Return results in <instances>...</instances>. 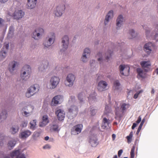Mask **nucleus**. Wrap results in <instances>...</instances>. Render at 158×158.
<instances>
[{"mask_svg": "<svg viewBox=\"0 0 158 158\" xmlns=\"http://www.w3.org/2000/svg\"><path fill=\"white\" fill-rule=\"evenodd\" d=\"M31 73V68L28 65H24L20 73V77L23 81H26L30 77Z\"/></svg>", "mask_w": 158, "mask_h": 158, "instance_id": "obj_1", "label": "nucleus"}, {"mask_svg": "<svg viewBox=\"0 0 158 158\" xmlns=\"http://www.w3.org/2000/svg\"><path fill=\"white\" fill-rule=\"evenodd\" d=\"M56 39L55 34L51 32L45 38L43 42V45L45 47L48 48L51 46L54 42Z\"/></svg>", "mask_w": 158, "mask_h": 158, "instance_id": "obj_2", "label": "nucleus"}, {"mask_svg": "<svg viewBox=\"0 0 158 158\" xmlns=\"http://www.w3.org/2000/svg\"><path fill=\"white\" fill-rule=\"evenodd\" d=\"M39 89V85L37 84L31 85L27 89L26 93V96L28 98L31 97L37 93Z\"/></svg>", "mask_w": 158, "mask_h": 158, "instance_id": "obj_3", "label": "nucleus"}, {"mask_svg": "<svg viewBox=\"0 0 158 158\" xmlns=\"http://www.w3.org/2000/svg\"><path fill=\"white\" fill-rule=\"evenodd\" d=\"M60 82V79L59 77L56 76H52L49 81V84L48 88L52 89L56 88L59 84Z\"/></svg>", "mask_w": 158, "mask_h": 158, "instance_id": "obj_4", "label": "nucleus"}, {"mask_svg": "<svg viewBox=\"0 0 158 158\" xmlns=\"http://www.w3.org/2000/svg\"><path fill=\"white\" fill-rule=\"evenodd\" d=\"M145 31L146 35L148 38L153 37L155 39L158 38V24L156 25L155 29L152 32L149 28L145 29Z\"/></svg>", "mask_w": 158, "mask_h": 158, "instance_id": "obj_5", "label": "nucleus"}, {"mask_svg": "<svg viewBox=\"0 0 158 158\" xmlns=\"http://www.w3.org/2000/svg\"><path fill=\"white\" fill-rule=\"evenodd\" d=\"M44 32V30L42 28H36L32 33V37L35 40H39L41 38Z\"/></svg>", "mask_w": 158, "mask_h": 158, "instance_id": "obj_6", "label": "nucleus"}, {"mask_svg": "<svg viewBox=\"0 0 158 158\" xmlns=\"http://www.w3.org/2000/svg\"><path fill=\"white\" fill-rule=\"evenodd\" d=\"M69 36L64 35L61 39V44L62 47L61 51H65L68 48L69 44Z\"/></svg>", "mask_w": 158, "mask_h": 158, "instance_id": "obj_7", "label": "nucleus"}, {"mask_svg": "<svg viewBox=\"0 0 158 158\" xmlns=\"http://www.w3.org/2000/svg\"><path fill=\"white\" fill-rule=\"evenodd\" d=\"M75 79V77L74 75L71 73L69 74L64 81L65 85L69 87H72L74 84Z\"/></svg>", "mask_w": 158, "mask_h": 158, "instance_id": "obj_8", "label": "nucleus"}, {"mask_svg": "<svg viewBox=\"0 0 158 158\" xmlns=\"http://www.w3.org/2000/svg\"><path fill=\"white\" fill-rule=\"evenodd\" d=\"M19 63L15 61H12L9 63L8 69L11 73L14 74L18 69Z\"/></svg>", "mask_w": 158, "mask_h": 158, "instance_id": "obj_9", "label": "nucleus"}, {"mask_svg": "<svg viewBox=\"0 0 158 158\" xmlns=\"http://www.w3.org/2000/svg\"><path fill=\"white\" fill-rule=\"evenodd\" d=\"M125 21V17L122 15H119L116 20V29L117 30L121 29Z\"/></svg>", "mask_w": 158, "mask_h": 158, "instance_id": "obj_10", "label": "nucleus"}, {"mask_svg": "<svg viewBox=\"0 0 158 158\" xmlns=\"http://www.w3.org/2000/svg\"><path fill=\"white\" fill-rule=\"evenodd\" d=\"M65 9V6L64 5L58 6L54 9V14L56 16L60 17L62 15Z\"/></svg>", "mask_w": 158, "mask_h": 158, "instance_id": "obj_11", "label": "nucleus"}, {"mask_svg": "<svg viewBox=\"0 0 158 158\" xmlns=\"http://www.w3.org/2000/svg\"><path fill=\"white\" fill-rule=\"evenodd\" d=\"M91 51L89 48H85L82 53L81 60L83 63L87 62L90 54Z\"/></svg>", "mask_w": 158, "mask_h": 158, "instance_id": "obj_12", "label": "nucleus"}, {"mask_svg": "<svg viewBox=\"0 0 158 158\" xmlns=\"http://www.w3.org/2000/svg\"><path fill=\"white\" fill-rule=\"evenodd\" d=\"M9 43H5L0 53V61L4 60L6 57L9 48Z\"/></svg>", "mask_w": 158, "mask_h": 158, "instance_id": "obj_13", "label": "nucleus"}, {"mask_svg": "<svg viewBox=\"0 0 158 158\" xmlns=\"http://www.w3.org/2000/svg\"><path fill=\"white\" fill-rule=\"evenodd\" d=\"M63 101V96L62 95L55 96L52 99L51 104L53 106H56L61 103Z\"/></svg>", "mask_w": 158, "mask_h": 158, "instance_id": "obj_14", "label": "nucleus"}, {"mask_svg": "<svg viewBox=\"0 0 158 158\" xmlns=\"http://www.w3.org/2000/svg\"><path fill=\"white\" fill-rule=\"evenodd\" d=\"M78 109L75 106H71L69 109L68 113V116L70 118L71 117H73L76 116L77 114Z\"/></svg>", "mask_w": 158, "mask_h": 158, "instance_id": "obj_15", "label": "nucleus"}, {"mask_svg": "<svg viewBox=\"0 0 158 158\" xmlns=\"http://www.w3.org/2000/svg\"><path fill=\"white\" fill-rule=\"evenodd\" d=\"M83 128V125L79 124L73 126L71 129V133L73 135H76L81 132Z\"/></svg>", "mask_w": 158, "mask_h": 158, "instance_id": "obj_16", "label": "nucleus"}, {"mask_svg": "<svg viewBox=\"0 0 158 158\" xmlns=\"http://www.w3.org/2000/svg\"><path fill=\"white\" fill-rule=\"evenodd\" d=\"M121 74L122 75L128 76L129 72L130 67L128 65H121L119 66Z\"/></svg>", "mask_w": 158, "mask_h": 158, "instance_id": "obj_17", "label": "nucleus"}, {"mask_svg": "<svg viewBox=\"0 0 158 158\" xmlns=\"http://www.w3.org/2000/svg\"><path fill=\"white\" fill-rule=\"evenodd\" d=\"M113 11L112 10H110L105 16L104 23V25L106 26L108 25L110 20L113 19Z\"/></svg>", "mask_w": 158, "mask_h": 158, "instance_id": "obj_18", "label": "nucleus"}, {"mask_svg": "<svg viewBox=\"0 0 158 158\" xmlns=\"http://www.w3.org/2000/svg\"><path fill=\"white\" fill-rule=\"evenodd\" d=\"M88 141L90 144L93 147H95L98 144L97 138L95 135L90 136L89 138Z\"/></svg>", "mask_w": 158, "mask_h": 158, "instance_id": "obj_19", "label": "nucleus"}, {"mask_svg": "<svg viewBox=\"0 0 158 158\" xmlns=\"http://www.w3.org/2000/svg\"><path fill=\"white\" fill-rule=\"evenodd\" d=\"M55 113L59 120L62 121L64 120L65 117V113L63 110L57 109Z\"/></svg>", "mask_w": 158, "mask_h": 158, "instance_id": "obj_20", "label": "nucleus"}, {"mask_svg": "<svg viewBox=\"0 0 158 158\" xmlns=\"http://www.w3.org/2000/svg\"><path fill=\"white\" fill-rule=\"evenodd\" d=\"M24 15V12L21 10H15L13 16L14 19H19L22 18Z\"/></svg>", "mask_w": 158, "mask_h": 158, "instance_id": "obj_21", "label": "nucleus"}, {"mask_svg": "<svg viewBox=\"0 0 158 158\" xmlns=\"http://www.w3.org/2000/svg\"><path fill=\"white\" fill-rule=\"evenodd\" d=\"M153 44L151 42H148L144 46L143 49L144 51L148 54H150L152 51V48Z\"/></svg>", "mask_w": 158, "mask_h": 158, "instance_id": "obj_22", "label": "nucleus"}, {"mask_svg": "<svg viewBox=\"0 0 158 158\" xmlns=\"http://www.w3.org/2000/svg\"><path fill=\"white\" fill-rule=\"evenodd\" d=\"M31 132L28 130L22 131L19 135V137L23 139H25L28 137L31 134Z\"/></svg>", "mask_w": 158, "mask_h": 158, "instance_id": "obj_23", "label": "nucleus"}, {"mask_svg": "<svg viewBox=\"0 0 158 158\" xmlns=\"http://www.w3.org/2000/svg\"><path fill=\"white\" fill-rule=\"evenodd\" d=\"M48 65V62L47 61L43 62L39 65L38 70L39 72L44 73L46 70L47 69Z\"/></svg>", "mask_w": 158, "mask_h": 158, "instance_id": "obj_24", "label": "nucleus"}, {"mask_svg": "<svg viewBox=\"0 0 158 158\" xmlns=\"http://www.w3.org/2000/svg\"><path fill=\"white\" fill-rule=\"evenodd\" d=\"M107 85V84L106 81H101L98 83L97 88L100 91H102L106 89Z\"/></svg>", "mask_w": 158, "mask_h": 158, "instance_id": "obj_25", "label": "nucleus"}, {"mask_svg": "<svg viewBox=\"0 0 158 158\" xmlns=\"http://www.w3.org/2000/svg\"><path fill=\"white\" fill-rule=\"evenodd\" d=\"M49 123L48 117L47 115H44L42 117L41 121L39 123V126L43 127L46 126Z\"/></svg>", "mask_w": 158, "mask_h": 158, "instance_id": "obj_26", "label": "nucleus"}, {"mask_svg": "<svg viewBox=\"0 0 158 158\" xmlns=\"http://www.w3.org/2000/svg\"><path fill=\"white\" fill-rule=\"evenodd\" d=\"M113 89L115 92H119L121 91L120 84L119 81L116 80L114 81L113 85Z\"/></svg>", "mask_w": 158, "mask_h": 158, "instance_id": "obj_27", "label": "nucleus"}, {"mask_svg": "<svg viewBox=\"0 0 158 158\" xmlns=\"http://www.w3.org/2000/svg\"><path fill=\"white\" fill-rule=\"evenodd\" d=\"M96 94L94 91H92L88 97L89 102L90 103H93L96 100Z\"/></svg>", "mask_w": 158, "mask_h": 158, "instance_id": "obj_28", "label": "nucleus"}, {"mask_svg": "<svg viewBox=\"0 0 158 158\" xmlns=\"http://www.w3.org/2000/svg\"><path fill=\"white\" fill-rule=\"evenodd\" d=\"M37 0H27V6L29 9L34 8L36 6Z\"/></svg>", "mask_w": 158, "mask_h": 158, "instance_id": "obj_29", "label": "nucleus"}, {"mask_svg": "<svg viewBox=\"0 0 158 158\" xmlns=\"http://www.w3.org/2000/svg\"><path fill=\"white\" fill-rule=\"evenodd\" d=\"M137 71L139 77L144 78L146 76V72L148 71V70L145 69V71H144L141 69L138 68L137 69Z\"/></svg>", "mask_w": 158, "mask_h": 158, "instance_id": "obj_30", "label": "nucleus"}, {"mask_svg": "<svg viewBox=\"0 0 158 158\" xmlns=\"http://www.w3.org/2000/svg\"><path fill=\"white\" fill-rule=\"evenodd\" d=\"M7 116V111L4 109L0 111V120L1 121L5 120Z\"/></svg>", "mask_w": 158, "mask_h": 158, "instance_id": "obj_31", "label": "nucleus"}, {"mask_svg": "<svg viewBox=\"0 0 158 158\" xmlns=\"http://www.w3.org/2000/svg\"><path fill=\"white\" fill-rule=\"evenodd\" d=\"M110 123V121L106 118H104L102 123V127L103 129L109 127V124Z\"/></svg>", "mask_w": 158, "mask_h": 158, "instance_id": "obj_32", "label": "nucleus"}, {"mask_svg": "<svg viewBox=\"0 0 158 158\" xmlns=\"http://www.w3.org/2000/svg\"><path fill=\"white\" fill-rule=\"evenodd\" d=\"M31 108V111L30 112H27L26 111H24L23 112H22L23 115L25 116H28L30 115L32 112V111L33 110V107L31 106H28L27 107H25L24 108H23V110L24 111V110H25L26 108Z\"/></svg>", "mask_w": 158, "mask_h": 158, "instance_id": "obj_33", "label": "nucleus"}, {"mask_svg": "<svg viewBox=\"0 0 158 158\" xmlns=\"http://www.w3.org/2000/svg\"><path fill=\"white\" fill-rule=\"evenodd\" d=\"M18 151H13L10 154L5 155L3 158H14L15 157V156L18 155Z\"/></svg>", "mask_w": 158, "mask_h": 158, "instance_id": "obj_34", "label": "nucleus"}, {"mask_svg": "<svg viewBox=\"0 0 158 158\" xmlns=\"http://www.w3.org/2000/svg\"><path fill=\"white\" fill-rule=\"evenodd\" d=\"M16 142L14 139H11L10 140L8 143L7 146L10 149H12L15 145Z\"/></svg>", "mask_w": 158, "mask_h": 158, "instance_id": "obj_35", "label": "nucleus"}, {"mask_svg": "<svg viewBox=\"0 0 158 158\" xmlns=\"http://www.w3.org/2000/svg\"><path fill=\"white\" fill-rule=\"evenodd\" d=\"M140 64L142 67L145 69V68H149L151 64L149 61H143L140 62Z\"/></svg>", "mask_w": 158, "mask_h": 158, "instance_id": "obj_36", "label": "nucleus"}, {"mask_svg": "<svg viewBox=\"0 0 158 158\" xmlns=\"http://www.w3.org/2000/svg\"><path fill=\"white\" fill-rule=\"evenodd\" d=\"M6 136L2 133H0V146H3L4 143L5 142Z\"/></svg>", "mask_w": 158, "mask_h": 158, "instance_id": "obj_37", "label": "nucleus"}, {"mask_svg": "<svg viewBox=\"0 0 158 158\" xmlns=\"http://www.w3.org/2000/svg\"><path fill=\"white\" fill-rule=\"evenodd\" d=\"M97 111V109L96 107L91 106L89 112H88V114H89L91 116H94Z\"/></svg>", "mask_w": 158, "mask_h": 158, "instance_id": "obj_38", "label": "nucleus"}, {"mask_svg": "<svg viewBox=\"0 0 158 158\" xmlns=\"http://www.w3.org/2000/svg\"><path fill=\"white\" fill-rule=\"evenodd\" d=\"M30 128L32 130H34L36 127V120L35 119L31 121L30 123Z\"/></svg>", "mask_w": 158, "mask_h": 158, "instance_id": "obj_39", "label": "nucleus"}, {"mask_svg": "<svg viewBox=\"0 0 158 158\" xmlns=\"http://www.w3.org/2000/svg\"><path fill=\"white\" fill-rule=\"evenodd\" d=\"M14 28L12 26H10L9 30V32L7 37L8 39L11 38L13 37L14 35Z\"/></svg>", "mask_w": 158, "mask_h": 158, "instance_id": "obj_40", "label": "nucleus"}, {"mask_svg": "<svg viewBox=\"0 0 158 158\" xmlns=\"http://www.w3.org/2000/svg\"><path fill=\"white\" fill-rule=\"evenodd\" d=\"M18 151L19 153L17 155L15 156V157H16V158H26V156L24 154L20 153V149H15L13 151Z\"/></svg>", "mask_w": 158, "mask_h": 158, "instance_id": "obj_41", "label": "nucleus"}, {"mask_svg": "<svg viewBox=\"0 0 158 158\" xmlns=\"http://www.w3.org/2000/svg\"><path fill=\"white\" fill-rule=\"evenodd\" d=\"M84 94L83 93H80L78 95V99L81 103L84 102Z\"/></svg>", "mask_w": 158, "mask_h": 158, "instance_id": "obj_42", "label": "nucleus"}, {"mask_svg": "<svg viewBox=\"0 0 158 158\" xmlns=\"http://www.w3.org/2000/svg\"><path fill=\"white\" fill-rule=\"evenodd\" d=\"M129 105L128 104L126 103H123L122 104L121 107V109L122 112L124 111L129 107Z\"/></svg>", "mask_w": 158, "mask_h": 158, "instance_id": "obj_43", "label": "nucleus"}, {"mask_svg": "<svg viewBox=\"0 0 158 158\" xmlns=\"http://www.w3.org/2000/svg\"><path fill=\"white\" fill-rule=\"evenodd\" d=\"M19 128L18 126H14L11 128V132L13 134H15L17 133L19 131Z\"/></svg>", "mask_w": 158, "mask_h": 158, "instance_id": "obj_44", "label": "nucleus"}, {"mask_svg": "<svg viewBox=\"0 0 158 158\" xmlns=\"http://www.w3.org/2000/svg\"><path fill=\"white\" fill-rule=\"evenodd\" d=\"M52 129L54 131L58 132L60 129V127L58 124H53Z\"/></svg>", "mask_w": 158, "mask_h": 158, "instance_id": "obj_45", "label": "nucleus"}, {"mask_svg": "<svg viewBox=\"0 0 158 158\" xmlns=\"http://www.w3.org/2000/svg\"><path fill=\"white\" fill-rule=\"evenodd\" d=\"M129 34L131 36V37H130L131 39L135 37L137 35L135 31L133 29L130 30Z\"/></svg>", "mask_w": 158, "mask_h": 158, "instance_id": "obj_46", "label": "nucleus"}, {"mask_svg": "<svg viewBox=\"0 0 158 158\" xmlns=\"http://www.w3.org/2000/svg\"><path fill=\"white\" fill-rule=\"evenodd\" d=\"M103 54L102 52H98L97 56V57L98 58V60L100 62V63H101V61L103 60Z\"/></svg>", "mask_w": 158, "mask_h": 158, "instance_id": "obj_47", "label": "nucleus"}, {"mask_svg": "<svg viewBox=\"0 0 158 158\" xmlns=\"http://www.w3.org/2000/svg\"><path fill=\"white\" fill-rule=\"evenodd\" d=\"M115 110V114L118 117L120 118L121 117V114L119 112V109L118 107L117 106H114Z\"/></svg>", "mask_w": 158, "mask_h": 158, "instance_id": "obj_48", "label": "nucleus"}, {"mask_svg": "<svg viewBox=\"0 0 158 158\" xmlns=\"http://www.w3.org/2000/svg\"><path fill=\"white\" fill-rule=\"evenodd\" d=\"M133 136V132L131 131L129 135L127 137V142L129 143L131 142L132 138Z\"/></svg>", "mask_w": 158, "mask_h": 158, "instance_id": "obj_49", "label": "nucleus"}, {"mask_svg": "<svg viewBox=\"0 0 158 158\" xmlns=\"http://www.w3.org/2000/svg\"><path fill=\"white\" fill-rule=\"evenodd\" d=\"M145 121V118H143L141 123L136 133L138 134L141 129Z\"/></svg>", "mask_w": 158, "mask_h": 158, "instance_id": "obj_50", "label": "nucleus"}, {"mask_svg": "<svg viewBox=\"0 0 158 158\" xmlns=\"http://www.w3.org/2000/svg\"><path fill=\"white\" fill-rule=\"evenodd\" d=\"M75 102V98L74 96H71L70 97L69 101V103L70 104L74 103Z\"/></svg>", "mask_w": 158, "mask_h": 158, "instance_id": "obj_51", "label": "nucleus"}, {"mask_svg": "<svg viewBox=\"0 0 158 158\" xmlns=\"http://www.w3.org/2000/svg\"><path fill=\"white\" fill-rule=\"evenodd\" d=\"M41 132L40 131H35L34 133L33 136L34 138V139H36V138L40 136Z\"/></svg>", "mask_w": 158, "mask_h": 158, "instance_id": "obj_52", "label": "nucleus"}, {"mask_svg": "<svg viewBox=\"0 0 158 158\" xmlns=\"http://www.w3.org/2000/svg\"><path fill=\"white\" fill-rule=\"evenodd\" d=\"M112 52L110 51L108 52H107L106 53L105 56L107 60H108L110 57Z\"/></svg>", "mask_w": 158, "mask_h": 158, "instance_id": "obj_53", "label": "nucleus"}, {"mask_svg": "<svg viewBox=\"0 0 158 158\" xmlns=\"http://www.w3.org/2000/svg\"><path fill=\"white\" fill-rule=\"evenodd\" d=\"M135 147L133 146L132 148L131 152V158H134V151L135 150Z\"/></svg>", "mask_w": 158, "mask_h": 158, "instance_id": "obj_54", "label": "nucleus"}, {"mask_svg": "<svg viewBox=\"0 0 158 158\" xmlns=\"http://www.w3.org/2000/svg\"><path fill=\"white\" fill-rule=\"evenodd\" d=\"M143 90H141L138 92H137L135 94V95L134 96V98L135 99L137 98L138 97L139 95V94L143 92Z\"/></svg>", "mask_w": 158, "mask_h": 158, "instance_id": "obj_55", "label": "nucleus"}, {"mask_svg": "<svg viewBox=\"0 0 158 158\" xmlns=\"http://www.w3.org/2000/svg\"><path fill=\"white\" fill-rule=\"evenodd\" d=\"M28 123L27 121H23L20 125V126L23 127H25L27 126Z\"/></svg>", "mask_w": 158, "mask_h": 158, "instance_id": "obj_56", "label": "nucleus"}, {"mask_svg": "<svg viewBox=\"0 0 158 158\" xmlns=\"http://www.w3.org/2000/svg\"><path fill=\"white\" fill-rule=\"evenodd\" d=\"M110 110L108 106H106L105 108V111L104 112L105 114H107L110 112Z\"/></svg>", "mask_w": 158, "mask_h": 158, "instance_id": "obj_57", "label": "nucleus"}, {"mask_svg": "<svg viewBox=\"0 0 158 158\" xmlns=\"http://www.w3.org/2000/svg\"><path fill=\"white\" fill-rule=\"evenodd\" d=\"M90 65L91 67H94L95 65V60H92L90 61Z\"/></svg>", "mask_w": 158, "mask_h": 158, "instance_id": "obj_58", "label": "nucleus"}, {"mask_svg": "<svg viewBox=\"0 0 158 158\" xmlns=\"http://www.w3.org/2000/svg\"><path fill=\"white\" fill-rule=\"evenodd\" d=\"M51 148V146L49 144H46L43 147V148L45 149H50Z\"/></svg>", "mask_w": 158, "mask_h": 158, "instance_id": "obj_59", "label": "nucleus"}, {"mask_svg": "<svg viewBox=\"0 0 158 158\" xmlns=\"http://www.w3.org/2000/svg\"><path fill=\"white\" fill-rule=\"evenodd\" d=\"M141 121V118L140 116H139L138 118L136 121V123L137 124H139Z\"/></svg>", "mask_w": 158, "mask_h": 158, "instance_id": "obj_60", "label": "nucleus"}, {"mask_svg": "<svg viewBox=\"0 0 158 158\" xmlns=\"http://www.w3.org/2000/svg\"><path fill=\"white\" fill-rule=\"evenodd\" d=\"M123 150L122 149L120 150L118 152V156L119 157H120L121 155L122 154L123 152Z\"/></svg>", "mask_w": 158, "mask_h": 158, "instance_id": "obj_61", "label": "nucleus"}, {"mask_svg": "<svg viewBox=\"0 0 158 158\" xmlns=\"http://www.w3.org/2000/svg\"><path fill=\"white\" fill-rule=\"evenodd\" d=\"M4 21L2 19L0 18V26L2 25Z\"/></svg>", "mask_w": 158, "mask_h": 158, "instance_id": "obj_62", "label": "nucleus"}, {"mask_svg": "<svg viewBox=\"0 0 158 158\" xmlns=\"http://www.w3.org/2000/svg\"><path fill=\"white\" fill-rule=\"evenodd\" d=\"M136 126L137 124L135 123H134L131 127L132 129H134Z\"/></svg>", "mask_w": 158, "mask_h": 158, "instance_id": "obj_63", "label": "nucleus"}, {"mask_svg": "<svg viewBox=\"0 0 158 158\" xmlns=\"http://www.w3.org/2000/svg\"><path fill=\"white\" fill-rule=\"evenodd\" d=\"M115 137H116L115 135L114 134H113L112 135V138L113 140H114L115 139Z\"/></svg>", "mask_w": 158, "mask_h": 158, "instance_id": "obj_64", "label": "nucleus"}]
</instances>
